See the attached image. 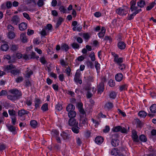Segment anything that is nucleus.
I'll return each mask as SVG.
<instances>
[{
  "label": "nucleus",
  "instance_id": "f257e3e1",
  "mask_svg": "<svg viewBox=\"0 0 156 156\" xmlns=\"http://www.w3.org/2000/svg\"><path fill=\"white\" fill-rule=\"evenodd\" d=\"M111 54L113 57V62L119 66L118 68L123 72L126 68L125 64L123 63L124 58L123 57H119L118 54L114 52H111Z\"/></svg>",
  "mask_w": 156,
  "mask_h": 156
},
{
  "label": "nucleus",
  "instance_id": "f03ea898",
  "mask_svg": "<svg viewBox=\"0 0 156 156\" xmlns=\"http://www.w3.org/2000/svg\"><path fill=\"white\" fill-rule=\"evenodd\" d=\"M9 92L12 95H8L7 98L12 101H14L18 99L21 97L23 95L22 91L16 88H14L10 90Z\"/></svg>",
  "mask_w": 156,
  "mask_h": 156
},
{
  "label": "nucleus",
  "instance_id": "7ed1b4c3",
  "mask_svg": "<svg viewBox=\"0 0 156 156\" xmlns=\"http://www.w3.org/2000/svg\"><path fill=\"white\" fill-rule=\"evenodd\" d=\"M128 6L123 5L121 7L116 9L115 13L121 16H125L128 12Z\"/></svg>",
  "mask_w": 156,
  "mask_h": 156
},
{
  "label": "nucleus",
  "instance_id": "20e7f679",
  "mask_svg": "<svg viewBox=\"0 0 156 156\" xmlns=\"http://www.w3.org/2000/svg\"><path fill=\"white\" fill-rule=\"evenodd\" d=\"M112 130L113 132H120L122 133L127 134V131L126 129L124 127L120 126H116L113 127Z\"/></svg>",
  "mask_w": 156,
  "mask_h": 156
},
{
  "label": "nucleus",
  "instance_id": "39448f33",
  "mask_svg": "<svg viewBox=\"0 0 156 156\" xmlns=\"http://www.w3.org/2000/svg\"><path fill=\"white\" fill-rule=\"evenodd\" d=\"M30 113V112L25 109H21L19 110L18 112V115L20 118V119L22 121H23L25 120L26 118V115H28Z\"/></svg>",
  "mask_w": 156,
  "mask_h": 156
},
{
  "label": "nucleus",
  "instance_id": "423d86ee",
  "mask_svg": "<svg viewBox=\"0 0 156 156\" xmlns=\"http://www.w3.org/2000/svg\"><path fill=\"white\" fill-rule=\"evenodd\" d=\"M142 11V10L141 9H138V10H135L132 12L133 13L131 14H128L127 17V20H131L133 19L134 16L137 14L139 13L140 12Z\"/></svg>",
  "mask_w": 156,
  "mask_h": 156
},
{
  "label": "nucleus",
  "instance_id": "0eeeda50",
  "mask_svg": "<svg viewBox=\"0 0 156 156\" xmlns=\"http://www.w3.org/2000/svg\"><path fill=\"white\" fill-rule=\"evenodd\" d=\"M114 107V105L113 103L110 101H108L104 106V108L106 111H111Z\"/></svg>",
  "mask_w": 156,
  "mask_h": 156
},
{
  "label": "nucleus",
  "instance_id": "6e6552de",
  "mask_svg": "<svg viewBox=\"0 0 156 156\" xmlns=\"http://www.w3.org/2000/svg\"><path fill=\"white\" fill-rule=\"evenodd\" d=\"M136 0H132L130 2V10L131 12L134 10H138L137 6H136Z\"/></svg>",
  "mask_w": 156,
  "mask_h": 156
},
{
  "label": "nucleus",
  "instance_id": "1a4fd4ad",
  "mask_svg": "<svg viewBox=\"0 0 156 156\" xmlns=\"http://www.w3.org/2000/svg\"><path fill=\"white\" fill-rule=\"evenodd\" d=\"M117 46L119 50L122 51L126 48V44L124 41H119L117 42Z\"/></svg>",
  "mask_w": 156,
  "mask_h": 156
},
{
  "label": "nucleus",
  "instance_id": "9d476101",
  "mask_svg": "<svg viewBox=\"0 0 156 156\" xmlns=\"http://www.w3.org/2000/svg\"><path fill=\"white\" fill-rule=\"evenodd\" d=\"M8 130L11 132L13 135H15L17 133L16 131V127L13 125H10L6 126Z\"/></svg>",
  "mask_w": 156,
  "mask_h": 156
},
{
  "label": "nucleus",
  "instance_id": "9b49d317",
  "mask_svg": "<svg viewBox=\"0 0 156 156\" xmlns=\"http://www.w3.org/2000/svg\"><path fill=\"white\" fill-rule=\"evenodd\" d=\"M11 20L12 23L15 25H17L20 22V19L17 15L13 16Z\"/></svg>",
  "mask_w": 156,
  "mask_h": 156
},
{
  "label": "nucleus",
  "instance_id": "f8f14e48",
  "mask_svg": "<svg viewBox=\"0 0 156 156\" xmlns=\"http://www.w3.org/2000/svg\"><path fill=\"white\" fill-rule=\"evenodd\" d=\"M147 5V2L145 0H139L137 2V7L140 8V9L145 7Z\"/></svg>",
  "mask_w": 156,
  "mask_h": 156
},
{
  "label": "nucleus",
  "instance_id": "ddd939ff",
  "mask_svg": "<svg viewBox=\"0 0 156 156\" xmlns=\"http://www.w3.org/2000/svg\"><path fill=\"white\" fill-rule=\"evenodd\" d=\"M15 68H16V66L11 64L9 65L5 66L3 70L5 72H10V70Z\"/></svg>",
  "mask_w": 156,
  "mask_h": 156
},
{
  "label": "nucleus",
  "instance_id": "4468645a",
  "mask_svg": "<svg viewBox=\"0 0 156 156\" xmlns=\"http://www.w3.org/2000/svg\"><path fill=\"white\" fill-rule=\"evenodd\" d=\"M115 80L118 82L121 81L123 79V74L120 73L116 74L115 76Z\"/></svg>",
  "mask_w": 156,
  "mask_h": 156
},
{
  "label": "nucleus",
  "instance_id": "2eb2a0df",
  "mask_svg": "<svg viewBox=\"0 0 156 156\" xmlns=\"http://www.w3.org/2000/svg\"><path fill=\"white\" fill-rule=\"evenodd\" d=\"M68 125L72 127L76 125H78V122L77 121L76 119H69L68 122Z\"/></svg>",
  "mask_w": 156,
  "mask_h": 156
},
{
  "label": "nucleus",
  "instance_id": "dca6fc26",
  "mask_svg": "<svg viewBox=\"0 0 156 156\" xmlns=\"http://www.w3.org/2000/svg\"><path fill=\"white\" fill-rule=\"evenodd\" d=\"M105 89V85H102L99 83L97 87V93L101 94L104 91Z\"/></svg>",
  "mask_w": 156,
  "mask_h": 156
},
{
  "label": "nucleus",
  "instance_id": "f3484780",
  "mask_svg": "<svg viewBox=\"0 0 156 156\" xmlns=\"http://www.w3.org/2000/svg\"><path fill=\"white\" fill-rule=\"evenodd\" d=\"M104 138L101 136H98L95 138V142L98 144L100 145L104 141Z\"/></svg>",
  "mask_w": 156,
  "mask_h": 156
},
{
  "label": "nucleus",
  "instance_id": "a211bd4d",
  "mask_svg": "<svg viewBox=\"0 0 156 156\" xmlns=\"http://www.w3.org/2000/svg\"><path fill=\"white\" fill-rule=\"evenodd\" d=\"M35 108L34 109H37L38 108H40V105L42 102L41 100L39 98H36L35 99Z\"/></svg>",
  "mask_w": 156,
  "mask_h": 156
},
{
  "label": "nucleus",
  "instance_id": "6ab92c4d",
  "mask_svg": "<svg viewBox=\"0 0 156 156\" xmlns=\"http://www.w3.org/2000/svg\"><path fill=\"white\" fill-rule=\"evenodd\" d=\"M27 24L24 22H22L20 24H19V28L21 31H23L27 29Z\"/></svg>",
  "mask_w": 156,
  "mask_h": 156
},
{
  "label": "nucleus",
  "instance_id": "aec40b11",
  "mask_svg": "<svg viewBox=\"0 0 156 156\" xmlns=\"http://www.w3.org/2000/svg\"><path fill=\"white\" fill-rule=\"evenodd\" d=\"M40 34L41 35V38L42 39V42L44 43L45 42H46V40L45 39L44 40L43 39V38L44 37L45 38L46 37L45 36L47 35L46 30L44 29H43L40 32Z\"/></svg>",
  "mask_w": 156,
  "mask_h": 156
},
{
  "label": "nucleus",
  "instance_id": "412c9836",
  "mask_svg": "<svg viewBox=\"0 0 156 156\" xmlns=\"http://www.w3.org/2000/svg\"><path fill=\"white\" fill-rule=\"evenodd\" d=\"M60 136L64 140L68 139L70 137V135L64 131L62 132V133H61Z\"/></svg>",
  "mask_w": 156,
  "mask_h": 156
},
{
  "label": "nucleus",
  "instance_id": "4be33fe9",
  "mask_svg": "<svg viewBox=\"0 0 156 156\" xmlns=\"http://www.w3.org/2000/svg\"><path fill=\"white\" fill-rule=\"evenodd\" d=\"M132 138L134 142H138L139 141L137 134V132L136 131L132 133Z\"/></svg>",
  "mask_w": 156,
  "mask_h": 156
},
{
  "label": "nucleus",
  "instance_id": "5701e85b",
  "mask_svg": "<svg viewBox=\"0 0 156 156\" xmlns=\"http://www.w3.org/2000/svg\"><path fill=\"white\" fill-rule=\"evenodd\" d=\"M75 106L72 104H69L66 107V110L68 112L71 111H75Z\"/></svg>",
  "mask_w": 156,
  "mask_h": 156
},
{
  "label": "nucleus",
  "instance_id": "b1692460",
  "mask_svg": "<svg viewBox=\"0 0 156 156\" xmlns=\"http://www.w3.org/2000/svg\"><path fill=\"white\" fill-rule=\"evenodd\" d=\"M71 129L72 132L78 134L79 133L80 128L78 126V125L72 127Z\"/></svg>",
  "mask_w": 156,
  "mask_h": 156
},
{
  "label": "nucleus",
  "instance_id": "393cba45",
  "mask_svg": "<svg viewBox=\"0 0 156 156\" xmlns=\"http://www.w3.org/2000/svg\"><path fill=\"white\" fill-rule=\"evenodd\" d=\"M69 49V47L68 45L66 43H62L61 46V50L67 52Z\"/></svg>",
  "mask_w": 156,
  "mask_h": 156
},
{
  "label": "nucleus",
  "instance_id": "a878e982",
  "mask_svg": "<svg viewBox=\"0 0 156 156\" xmlns=\"http://www.w3.org/2000/svg\"><path fill=\"white\" fill-rule=\"evenodd\" d=\"M30 125L32 128L35 129L38 126V123L36 120H33L30 121Z\"/></svg>",
  "mask_w": 156,
  "mask_h": 156
},
{
  "label": "nucleus",
  "instance_id": "bb28decb",
  "mask_svg": "<svg viewBox=\"0 0 156 156\" xmlns=\"http://www.w3.org/2000/svg\"><path fill=\"white\" fill-rule=\"evenodd\" d=\"M80 122L83 125L87 124L88 122L87 119L86 117V116H80Z\"/></svg>",
  "mask_w": 156,
  "mask_h": 156
},
{
  "label": "nucleus",
  "instance_id": "cd10ccee",
  "mask_svg": "<svg viewBox=\"0 0 156 156\" xmlns=\"http://www.w3.org/2000/svg\"><path fill=\"white\" fill-rule=\"evenodd\" d=\"M10 72L13 76H15L16 75H19L20 73V70L16 69V68L13 69L12 70H10Z\"/></svg>",
  "mask_w": 156,
  "mask_h": 156
},
{
  "label": "nucleus",
  "instance_id": "c85d7f7f",
  "mask_svg": "<svg viewBox=\"0 0 156 156\" xmlns=\"http://www.w3.org/2000/svg\"><path fill=\"white\" fill-rule=\"evenodd\" d=\"M9 48V46L6 43H3L2 44L0 48V49L3 51H7Z\"/></svg>",
  "mask_w": 156,
  "mask_h": 156
},
{
  "label": "nucleus",
  "instance_id": "c756f323",
  "mask_svg": "<svg viewBox=\"0 0 156 156\" xmlns=\"http://www.w3.org/2000/svg\"><path fill=\"white\" fill-rule=\"evenodd\" d=\"M20 38L23 43H26L27 42V40L26 37L25 33H23L21 34L20 36Z\"/></svg>",
  "mask_w": 156,
  "mask_h": 156
},
{
  "label": "nucleus",
  "instance_id": "7c9ffc66",
  "mask_svg": "<svg viewBox=\"0 0 156 156\" xmlns=\"http://www.w3.org/2000/svg\"><path fill=\"white\" fill-rule=\"evenodd\" d=\"M120 151L117 148L112 149L111 151V154L113 155L117 156L120 153Z\"/></svg>",
  "mask_w": 156,
  "mask_h": 156
},
{
  "label": "nucleus",
  "instance_id": "2f4dec72",
  "mask_svg": "<svg viewBox=\"0 0 156 156\" xmlns=\"http://www.w3.org/2000/svg\"><path fill=\"white\" fill-rule=\"evenodd\" d=\"M64 19L62 17H59L55 24V28H58L61 25L63 22L64 21Z\"/></svg>",
  "mask_w": 156,
  "mask_h": 156
},
{
  "label": "nucleus",
  "instance_id": "473e14b6",
  "mask_svg": "<svg viewBox=\"0 0 156 156\" xmlns=\"http://www.w3.org/2000/svg\"><path fill=\"white\" fill-rule=\"evenodd\" d=\"M128 87V85L126 83H124L120 85L119 87V90L120 91L127 90Z\"/></svg>",
  "mask_w": 156,
  "mask_h": 156
},
{
  "label": "nucleus",
  "instance_id": "72a5a7b5",
  "mask_svg": "<svg viewBox=\"0 0 156 156\" xmlns=\"http://www.w3.org/2000/svg\"><path fill=\"white\" fill-rule=\"evenodd\" d=\"M80 77L79 76H74V81L76 84H81L82 83V80L80 79Z\"/></svg>",
  "mask_w": 156,
  "mask_h": 156
},
{
  "label": "nucleus",
  "instance_id": "f704fd0d",
  "mask_svg": "<svg viewBox=\"0 0 156 156\" xmlns=\"http://www.w3.org/2000/svg\"><path fill=\"white\" fill-rule=\"evenodd\" d=\"M68 115L69 119H75L76 115V111H71L68 112Z\"/></svg>",
  "mask_w": 156,
  "mask_h": 156
},
{
  "label": "nucleus",
  "instance_id": "c9c22d12",
  "mask_svg": "<svg viewBox=\"0 0 156 156\" xmlns=\"http://www.w3.org/2000/svg\"><path fill=\"white\" fill-rule=\"evenodd\" d=\"M119 141L117 139H112L111 143L113 147H116L119 145Z\"/></svg>",
  "mask_w": 156,
  "mask_h": 156
},
{
  "label": "nucleus",
  "instance_id": "e433bc0d",
  "mask_svg": "<svg viewBox=\"0 0 156 156\" xmlns=\"http://www.w3.org/2000/svg\"><path fill=\"white\" fill-rule=\"evenodd\" d=\"M59 131L57 129H53L51 131V135L55 137L59 136Z\"/></svg>",
  "mask_w": 156,
  "mask_h": 156
},
{
  "label": "nucleus",
  "instance_id": "4c0bfd02",
  "mask_svg": "<svg viewBox=\"0 0 156 156\" xmlns=\"http://www.w3.org/2000/svg\"><path fill=\"white\" fill-rule=\"evenodd\" d=\"M147 115V113L144 111H140L138 113V116L142 118H145Z\"/></svg>",
  "mask_w": 156,
  "mask_h": 156
},
{
  "label": "nucleus",
  "instance_id": "58836bf2",
  "mask_svg": "<svg viewBox=\"0 0 156 156\" xmlns=\"http://www.w3.org/2000/svg\"><path fill=\"white\" fill-rule=\"evenodd\" d=\"M2 104L6 109H8L11 106L10 103L9 101H4Z\"/></svg>",
  "mask_w": 156,
  "mask_h": 156
},
{
  "label": "nucleus",
  "instance_id": "ea45409f",
  "mask_svg": "<svg viewBox=\"0 0 156 156\" xmlns=\"http://www.w3.org/2000/svg\"><path fill=\"white\" fill-rule=\"evenodd\" d=\"M8 112L10 117L17 116L16 112L13 109H9Z\"/></svg>",
  "mask_w": 156,
  "mask_h": 156
},
{
  "label": "nucleus",
  "instance_id": "a19ab883",
  "mask_svg": "<svg viewBox=\"0 0 156 156\" xmlns=\"http://www.w3.org/2000/svg\"><path fill=\"white\" fill-rule=\"evenodd\" d=\"M150 111L151 113H156V104H152L150 108Z\"/></svg>",
  "mask_w": 156,
  "mask_h": 156
},
{
  "label": "nucleus",
  "instance_id": "79ce46f5",
  "mask_svg": "<svg viewBox=\"0 0 156 156\" xmlns=\"http://www.w3.org/2000/svg\"><path fill=\"white\" fill-rule=\"evenodd\" d=\"M19 46L17 44H12L10 48L11 50L13 52H16L17 51Z\"/></svg>",
  "mask_w": 156,
  "mask_h": 156
},
{
  "label": "nucleus",
  "instance_id": "37998d69",
  "mask_svg": "<svg viewBox=\"0 0 156 156\" xmlns=\"http://www.w3.org/2000/svg\"><path fill=\"white\" fill-rule=\"evenodd\" d=\"M29 59H34L35 58H36L37 59H38L39 58V56L38 55H36V53L35 52L32 51L31 52V53L30 55H29Z\"/></svg>",
  "mask_w": 156,
  "mask_h": 156
},
{
  "label": "nucleus",
  "instance_id": "c03bdc74",
  "mask_svg": "<svg viewBox=\"0 0 156 156\" xmlns=\"http://www.w3.org/2000/svg\"><path fill=\"white\" fill-rule=\"evenodd\" d=\"M41 109L43 112L48 111V104L47 103L43 104L41 107Z\"/></svg>",
  "mask_w": 156,
  "mask_h": 156
},
{
  "label": "nucleus",
  "instance_id": "a18cd8bd",
  "mask_svg": "<svg viewBox=\"0 0 156 156\" xmlns=\"http://www.w3.org/2000/svg\"><path fill=\"white\" fill-rule=\"evenodd\" d=\"M7 147L5 144L2 142L0 143V151H2L5 150Z\"/></svg>",
  "mask_w": 156,
  "mask_h": 156
},
{
  "label": "nucleus",
  "instance_id": "49530a36",
  "mask_svg": "<svg viewBox=\"0 0 156 156\" xmlns=\"http://www.w3.org/2000/svg\"><path fill=\"white\" fill-rule=\"evenodd\" d=\"M86 64L88 67L91 69H94V64L92 62L90 61H87L86 62Z\"/></svg>",
  "mask_w": 156,
  "mask_h": 156
},
{
  "label": "nucleus",
  "instance_id": "de8ad7c7",
  "mask_svg": "<svg viewBox=\"0 0 156 156\" xmlns=\"http://www.w3.org/2000/svg\"><path fill=\"white\" fill-rule=\"evenodd\" d=\"M104 41H106V42L109 41V43L110 44H111L112 42V39L111 37L110 36H105Z\"/></svg>",
  "mask_w": 156,
  "mask_h": 156
},
{
  "label": "nucleus",
  "instance_id": "09e8293b",
  "mask_svg": "<svg viewBox=\"0 0 156 156\" xmlns=\"http://www.w3.org/2000/svg\"><path fill=\"white\" fill-rule=\"evenodd\" d=\"M28 71L29 68H27V72L25 76L26 77L29 78L30 77L31 75L33 74V72L30 70L29 71Z\"/></svg>",
  "mask_w": 156,
  "mask_h": 156
},
{
  "label": "nucleus",
  "instance_id": "8fccbe9b",
  "mask_svg": "<svg viewBox=\"0 0 156 156\" xmlns=\"http://www.w3.org/2000/svg\"><path fill=\"white\" fill-rule=\"evenodd\" d=\"M59 10L60 11L63 13H66L67 12V9L63 5H61L60 6Z\"/></svg>",
  "mask_w": 156,
  "mask_h": 156
},
{
  "label": "nucleus",
  "instance_id": "3c124183",
  "mask_svg": "<svg viewBox=\"0 0 156 156\" xmlns=\"http://www.w3.org/2000/svg\"><path fill=\"white\" fill-rule=\"evenodd\" d=\"M139 139L140 141L143 142H145L147 141L146 136L143 134H141L140 136Z\"/></svg>",
  "mask_w": 156,
  "mask_h": 156
},
{
  "label": "nucleus",
  "instance_id": "603ef678",
  "mask_svg": "<svg viewBox=\"0 0 156 156\" xmlns=\"http://www.w3.org/2000/svg\"><path fill=\"white\" fill-rule=\"evenodd\" d=\"M108 85L111 87H113L115 85V82L114 80L110 79L108 82Z\"/></svg>",
  "mask_w": 156,
  "mask_h": 156
},
{
  "label": "nucleus",
  "instance_id": "864d4df0",
  "mask_svg": "<svg viewBox=\"0 0 156 156\" xmlns=\"http://www.w3.org/2000/svg\"><path fill=\"white\" fill-rule=\"evenodd\" d=\"M55 108L58 111H61L62 109V105L59 102H58L55 106Z\"/></svg>",
  "mask_w": 156,
  "mask_h": 156
},
{
  "label": "nucleus",
  "instance_id": "5fc2aeb1",
  "mask_svg": "<svg viewBox=\"0 0 156 156\" xmlns=\"http://www.w3.org/2000/svg\"><path fill=\"white\" fill-rule=\"evenodd\" d=\"M16 116L10 117L11 119V123L13 125H15L16 123L17 118Z\"/></svg>",
  "mask_w": 156,
  "mask_h": 156
},
{
  "label": "nucleus",
  "instance_id": "6e6d98bb",
  "mask_svg": "<svg viewBox=\"0 0 156 156\" xmlns=\"http://www.w3.org/2000/svg\"><path fill=\"white\" fill-rule=\"evenodd\" d=\"M8 36L9 39H12L15 37V35L14 32L10 31L8 33Z\"/></svg>",
  "mask_w": 156,
  "mask_h": 156
},
{
  "label": "nucleus",
  "instance_id": "4d7b16f0",
  "mask_svg": "<svg viewBox=\"0 0 156 156\" xmlns=\"http://www.w3.org/2000/svg\"><path fill=\"white\" fill-rule=\"evenodd\" d=\"M154 6V3L152 2L149 4V5L147 6L146 8V10L147 11L151 10Z\"/></svg>",
  "mask_w": 156,
  "mask_h": 156
},
{
  "label": "nucleus",
  "instance_id": "13d9d810",
  "mask_svg": "<svg viewBox=\"0 0 156 156\" xmlns=\"http://www.w3.org/2000/svg\"><path fill=\"white\" fill-rule=\"evenodd\" d=\"M78 110L80 113V117L86 116V113L83 108Z\"/></svg>",
  "mask_w": 156,
  "mask_h": 156
},
{
  "label": "nucleus",
  "instance_id": "bf43d9fd",
  "mask_svg": "<svg viewBox=\"0 0 156 156\" xmlns=\"http://www.w3.org/2000/svg\"><path fill=\"white\" fill-rule=\"evenodd\" d=\"M89 57L90 58L92 61H95L96 58L94 53V52H92L89 55Z\"/></svg>",
  "mask_w": 156,
  "mask_h": 156
},
{
  "label": "nucleus",
  "instance_id": "052dcab7",
  "mask_svg": "<svg viewBox=\"0 0 156 156\" xmlns=\"http://www.w3.org/2000/svg\"><path fill=\"white\" fill-rule=\"evenodd\" d=\"M72 48L74 49H79L80 47V45L79 44L76 43H73L71 45Z\"/></svg>",
  "mask_w": 156,
  "mask_h": 156
},
{
  "label": "nucleus",
  "instance_id": "680f3d73",
  "mask_svg": "<svg viewBox=\"0 0 156 156\" xmlns=\"http://www.w3.org/2000/svg\"><path fill=\"white\" fill-rule=\"evenodd\" d=\"M90 37V35L88 33H85L83 34V37L86 40H88Z\"/></svg>",
  "mask_w": 156,
  "mask_h": 156
},
{
  "label": "nucleus",
  "instance_id": "e2e57ef3",
  "mask_svg": "<svg viewBox=\"0 0 156 156\" xmlns=\"http://www.w3.org/2000/svg\"><path fill=\"white\" fill-rule=\"evenodd\" d=\"M44 1L43 0H38L37 3V4L39 7H41L44 5Z\"/></svg>",
  "mask_w": 156,
  "mask_h": 156
},
{
  "label": "nucleus",
  "instance_id": "0e129e2a",
  "mask_svg": "<svg viewBox=\"0 0 156 156\" xmlns=\"http://www.w3.org/2000/svg\"><path fill=\"white\" fill-rule=\"evenodd\" d=\"M116 94L114 92H111L109 94V97L110 98L114 99L116 97Z\"/></svg>",
  "mask_w": 156,
  "mask_h": 156
},
{
  "label": "nucleus",
  "instance_id": "69168bd1",
  "mask_svg": "<svg viewBox=\"0 0 156 156\" xmlns=\"http://www.w3.org/2000/svg\"><path fill=\"white\" fill-rule=\"evenodd\" d=\"M23 80V78L22 76H19L15 80L16 82L17 83H20L22 82Z\"/></svg>",
  "mask_w": 156,
  "mask_h": 156
},
{
  "label": "nucleus",
  "instance_id": "338daca9",
  "mask_svg": "<svg viewBox=\"0 0 156 156\" xmlns=\"http://www.w3.org/2000/svg\"><path fill=\"white\" fill-rule=\"evenodd\" d=\"M71 69L69 66H68L66 69L65 71L68 76H70L71 74Z\"/></svg>",
  "mask_w": 156,
  "mask_h": 156
},
{
  "label": "nucleus",
  "instance_id": "774afa93",
  "mask_svg": "<svg viewBox=\"0 0 156 156\" xmlns=\"http://www.w3.org/2000/svg\"><path fill=\"white\" fill-rule=\"evenodd\" d=\"M122 34L121 33H119L116 36V40L118 41V42H119V41H122Z\"/></svg>",
  "mask_w": 156,
  "mask_h": 156
}]
</instances>
